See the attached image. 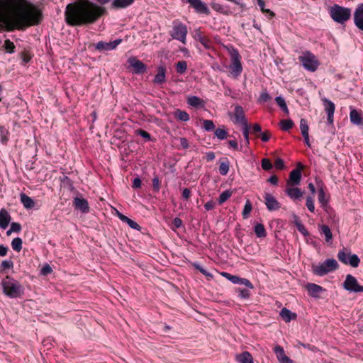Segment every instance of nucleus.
<instances>
[{"label": "nucleus", "mask_w": 363, "mask_h": 363, "mask_svg": "<svg viewBox=\"0 0 363 363\" xmlns=\"http://www.w3.org/2000/svg\"><path fill=\"white\" fill-rule=\"evenodd\" d=\"M187 33L188 29L185 24L178 20L173 21L172 30L170 32L172 38L186 44Z\"/></svg>", "instance_id": "obj_7"}, {"label": "nucleus", "mask_w": 363, "mask_h": 363, "mask_svg": "<svg viewBox=\"0 0 363 363\" xmlns=\"http://www.w3.org/2000/svg\"><path fill=\"white\" fill-rule=\"evenodd\" d=\"M21 230V226L18 223H12L11 225V231L18 233Z\"/></svg>", "instance_id": "obj_64"}, {"label": "nucleus", "mask_w": 363, "mask_h": 363, "mask_svg": "<svg viewBox=\"0 0 363 363\" xmlns=\"http://www.w3.org/2000/svg\"><path fill=\"white\" fill-rule=\"evenodd\" d=\"M199 43L206 49L210 50L212 48V42L210 38L207 36H204L201 38Z\"/></svg>", "instance_id": "obj_46"}, {"label": "nucleus", "mask_w": 363, "mask_h": 363, "mask_svg": "<svg viewBox=\"0 0 363 363\" xmlns=\"http://www.w3.org/2000/svg\"><path fill=\"white\" fill-rule=\"evenodd\" d=\"M152 186L155 191L158 192L160 189V181L157 177L152 179Z\"/></svg>", "instance_id": "obj_58"}, {"label": "nucleus", "mask_w": 363, "mask_h": 363, "mask_svg": "<svg viewBox=\"0 0 363 363\" xmlns=\"http://www.w3.org/2000/svg\"><path fill=\"white\" fill-rule=\"evenodd\" d=\"M182 1L189 4L199 13H204L206 15L210 13L208 6L201 0H182Z\"/></svg>", "instance_id": "obj_12"}, {"label": "nucleus", "mask_w": 363, "mask_h": 363, "mask_svg": "<svg viewBox=\"0 0 363 363\" xmlns=\"http://www.w3.org/2000/svg\"><path fill=\"white\" fill-rule=\"evenodd\" d=\"M125 219H127V223L128 224V225L133 228V229H135V230H139L140 229V225L136 223L135 222L134 220H131L130 218H125Z\"/></svg>", "instance_id": "obj_61"}, {"label": "nucleus", "mask_w": 363, "mask_h": 363, "mask_svg": "<svg viewBox=\"0 0 363 363\" xmlns=\"http://www.w3.org/2000/svg\"><path fill=\"white\" fill-rule=\"evenodd\" d=\"M271 99H272V97L270 96L269 93L267 91H263L261 93L258 101L260 103H262V102L264 103V102L269 101Z\"/></svg>", "instance_id": "obj_53"}, {"label": "nucleus", "mask_w": 363, "mask_h": 363, "mask_svg": "<svg viewBox=\"0 0 363 363\" xmlns=\"http://www.w3.org/2000/svg\"><path fill=\"white\" fill-rule=\"evenodd\" d=\"M2 48L5 50L6 53L9 54L14 53L16 50V46L14 43L9 39H6L4 40V43L2 45Z\"/></svg>", "instance_id": "obj_31"}, {"label": "nucleus", "mask_w": 363, "mask_h": 363, "mask_svg": "<svg viewBox=\"0 0 363 363\" xmlns=\"http://www.w3.org/2000/svg\"><path fill=\"white\" fill-rule=\"evenodd\" d=\"M280 316L286 323H289L291 320H295L297 317L295 313L291 312L286 308L281 309L280 312Z\"/></svg>", "instance_id": "obj_27"}, {"label": "nucleus", "mask_w": 363, "mask_h": 363, "mask_svg": "<svg viewBox=\"0 0 363 363\" xmlns=\"http://www.w3.org/2000/svg\"><path fill=\"white\" fill-rule=\"evenodd\" d=\"M11 220V216L5 208L0 210V228L6 229Z\"/></svg>", "instance_id": "obj_24"}, {"label": "nucleus", "mask_w": 363, "mask_h": 363, "mask_svg": "<svg viewBox=\"0 0 363 363\" xmlns=\"http://www.w3.org/2000/svg\"><path fill=\"white\" fill-rule=\"evenodd\" d=\"M203 127L206 131H211L214 130L215 125L211 120H204L203 122Z\"/></svg>", "instance_id": "obj_51"}, {"label": "nucleus", "mask_w": 363, "mask_h": 363, "mask_svg": "<svg viewBox=\"0 0 363 363\" xmlns=\"http://www.w3.org/2000/svg\"><path fill=\"white\" fill-rule=\"evenodd\" d=\"M294 125V123L291 119H284L280 121V127L284 131H289Z\"/></svg>", "instance_id": "obj_34"}, {"label": "nucleus", "mask_w": 363, "mask_h": 363, "mask_svg": "<svg viewBox=\"0 0 363 363\" xmlns=\"http://www.w3.org/2000/svg\"><path fill=\"white\" fill-rule=\"evenodd\" d=\"M237 291L239 294V296L242 299H248L250 296V291L249 289L238 288Z\"/></svg>", "instance_id": "obj_48"}, {"label": "nucleus", "mask_w": 363, "mask_h": 363, "mask_svg": "<svg viewBox=\"0 0 363 363\" xmlns=\"http://www.w3.org/2000/svg\"><path fill=\"white\" fill-rule=\"evenodd\" d=\"M187 69V62L184 60L179 61L176 64V70L177 72L182 74L186 72Z\"/></svg>", "instance_id": "obj_38"}, {"label": "nucleus", "mask_w": 363, "mask_h": 363, "mask_svg": "<svg viewBox=\"0 0 363 363\" xmlns=\"http://www.w3.org/2000/svg\"><path fill=\"white\" fill-rule=\"evenodd\" d=\"M285 193L292 199L294 202L300 200L303 195V192L298 187L292 186H286Z\"/></svg>", "instance_id": "obj_18"}, {"label": "nucleus", "mask_w": 363, "mask_h": 363, "mask_svg": "<svg viewBox=\"0 0 363 363\" xmlns=\"http://www.w3.org/2000/svg\"><path fill=\"white\" fill-rule=\"evenodd\" d=\"M204 36L200 28L194 30L193 37L196 40L199 42Z\"/></svg>", "instance_id": "obj_55"}, {"label": "nucleus", "mask_w": 363, "mask_h": 363, "mask_svg": "<svg viewBox=\"0 0 363 363\" xmlns=\"http://www.w3.org/2000/svg\"><path fill=\"white\" fill-rule=\"evenodd\" d=\"M249 129L250 126L248 124H245V125H242V132H243V136L245 138V140L246 141V143H249Z\"/></svg>", "instance_id": "obj_56"}, {"label": "nucleus", "mask_w": 363, "mask_h": 363, "mask_svg": "<svg viewBox=\"0 0 363 363\" xmlns=\"http://www.w3.org/2000/svg\"><path fill=\"white\" fill-rule=\"evenodd\" d=\"M274 352L280 363H292V360L286 355L283 347L281 346L277 345Z\"/></svg>", "instance_id": "obj_21"}, {"label": "nucleus", "mask_w": 363, "mask_h": 363, "mask_svg": "<svg viewBox=\"0 0 363 363\" xmlns=\"http://www.w3.org/2000/svg\"><path fill=\"white\" fill-rule=\"evenodd\" d=\"M175 116L182 121H187L189 120V116L188 113L179 109L175 111Z\"/></svg>", "instance_id": "obj_41"}, {"label": "nucleus", "mask_w": 363, "mask_h": 363, "mask_svg": "<svg viewBox=\"0 0 363 363\" xmlns=\"http://www.w3.org/2000/svg\"><path fill=\"white\" fill-rule=\"evenodd\" d=\"M325 111L328 114H334L335 106L333 102L328 99H325Z\"/></svg>", "instance_id": "obj_37"}, {"label": "nucleus", "mask_w": 363, "mask_h": 363, "mask_svg": "<svg viewBox=\"0 0 363 363\" xmlns=\"http://www.w3.org/2000/svg\"><path fill=\"white\" fill-rule=\"evenodd\" d=\"M215 135L220 140H223L225 138H226L227 135H228V133L226 132L225 130L224 129H222V128H217L216 130H215Z\"/></svg>", "instance_id": "obj_52"}, {"label": "nucleus", "mask_w": 363, "mask_h": 363, "mask_svg": "<svg viewBox=\"0 0 363 363\" xmlns=\"http://www.w3.org/2000/svg\"><path fill=\"white\" fill-rule=\"evenodd\" d=\"M234 122L235 123H240L242 125H245V124H248L245 118L243 108L241 106H235L234 109Z\"/></svg>", "instance_id": "obj_19"}, {"label": "nucleus", "mask_w": 363, "mask_h": 363, "mask_svg": "<svg viewBox=\"0 0 363 363\" xmlns=\"http://www.w3.org/2000/svg\"><path fill=\"white\" fill-rule=\"evenodd\" d=\"M275 101L277 102V105L281 108V109L286 114L288 115L289 113V108L287 107L286 103L284 100V99L281 96H277L275 98Z\"/></svg>", "instance_id": "obj_33"}, {"label": "nucleus", "mask_w": 363, "mask_h": 363, "mask_svg": "<svg viewBox=\"0 0 363 363\" xmlns=\"http://www.w3.org/2000/svg\"><path fill=\"white\" fill-rule=\"evenodd\" d=\"M350 121L357 125H363V120L360 115V113L356 110L352 109L351 110L350 113Z\"/></svg>", "instance_id": "obj_26"}, {"label": "nucleus", "mask_w": 363, "mask_h": 363, "mask_svg": "<svg viewBox=\"0 0 363 363\" xmlns=\"http://www.w3.org/2000/svg\"><path fill=\"white\" fill-rule=\"evenodd\" d=\"M9 130L4 126H0V138L3 145H6L9 141Z\"/></svg>", "instance_id": "obj_35"}, {"label": "nucleus", "mask_w": 363, "mask_h": 363, "mask_svg": "<svg viewBox=\"0 0 363 363\" xmlns=\"http://www.w3.org/2000/svg\"><path fill=\"white\" fill-rule=\"evenodd\" d=\"M73 205L76 209L80 210L82 213L89 212V203L87 201L83 198H74L73 201Z\"/></svg>", "instance_id": "obj_20"}, {"label": "nucleus", "mask_w": 363, "mask_h": 363, "mask_svg": "<svg viewBox=\"0 0 363 363\" xmlns=\"http://www.w3.org/2000/svg\"><path fill=\"white\" fill-rule=\"evenodd\" d=\"M264 198L265 201V205L269 211H277L281 208L280 203L272 194L265 193Z\"/></svg>", "instance_id": "obj_14"}, {"label": "nucleus", "mask_w": 363, "mask_h": 363, "mask_svg": "<svg viewBox=\"0 0 363 363\" xmlns=\"http://www.w3.org/2000/svg\"><path fill=\"white\" fill-rule=\"evenodd\" d=\"M338 259L345 264H350L352 267H357L360 259L357 255H351L350 250L343 248L337 254Z\"/></svg>", "instance_id": "obj_8"}, {"label": "nucleus", "mask_w": 363, "mask_h": 363, "mask_svg": "<svg viewBox=\"0 0 363 363\" xmlns=\"http://www.w3.org/2000/svg\"><path fill=\"white\" fill-rule=\"evenodd\" d=\"M222 276L226 278L228 280L235 284H240L247 286L250 289H253L254 286L252 284L245 278H241L236 275H232L228 272H223Z\"/></svg>", "instance_id": "obj_11"}, {"label": "nucleus", "mask_w": 363, "mask_h": 363, "mask_svg": "<svg viewBox=\"0 0 363 363\" xmlns=\"http://www.w3.org/2000/svg\"><path fill=\"white\" fill-rule=\"evenodd\" d=\"M261 165L262 169L266 171L272 169L273 167L271 161L268 158H263L261 162Z\"/></svg>", "instance_id": "obj_50"}, {"label": "nucleus", "mask_w": 363, "mask_h": 363, "mask_svg": "<svg viewBox=\"0 0 363 363\" xmlns=\"http://www.w3.org/2000/svg\"><path fill=\"white\" fill-rule=\"evenodd\" d=\"M252 209V206L251 202L249 200H247L245 203V205L242 211V216L244 218H247L249 216Z\"/></svg>", "instance_id": "obj_44"}, {"label": "nucleus", "mask_w": 363, "mask_h": 363, "mask_svg": "<svg viewBox=\"0 0 363 363\" xmlns=\"http://www.w3.org/2000/svg\"><path fill=\"white\" fill-rule=\"evenodd\" d=\"M166 68L164 66H160L157 68V73L155 75L153 82L155 84H162L166 80Z\"/></svg>", "instance_id": "obj_23"}, {"label": "nucleus", "mask_w": 363, "mask_h": 363, "mask_svg": "<svg viewBox=\"0 0 363 363\" xmlns=\"http://www.w3.org/2000/svg\"><path fill=\"white\" fill-rule=\"evenodd\" d=\"M257 2L258 6H259L261 11H262V13H269L270 18H272L274 16V13L273 11H270L269 9H266L264 8L265 3H264V0H257Z\"/></svg>", "instance_id": "obj_43"}, {"label": "nucleus", "mask_w": 363, "mask_h": 363, "mask_svg": "<svg viewBox=\"0 0 363 363\" xmlns=\"http://www.w3.org/2000/svg\"><path fill=\"white\" fill-rule=\"evenodd\" d=\"M137 133H138V135L144 138L147 140H150L151 139V136H150V133H148L147 131H145L144 130L139 129L137 130Z\"/></svg>", "instance_id": "obj_60"}, {"label": "nucleus", "mask_w": 363, "mask_h": 363, "mask_svg": "<svg viewBox=\"0 0 363 363\" xmlns=\"http://www.w3.org/2000/svg\"><path fill=\"white\" fill-rule=\"evenodd\" d=\"M21 58L23 65H25L30 61L32 56L28 51L25 50L21 53Z\"/></svg>", "instance_id": "obj_49"}, {"label": "nucleus", "mask_w": 363, "mask_h": 363, "mask_svg": "<svg viewBox=\"0 0 363 363\" xmlns=\"http://www.w3.org/2000/svg\"><path fill=\"white\" fill-rule=\"evenodd\" d=\"M296 226H297L298 231L301 233H302L303 235H306L308 234V233L307 230L305 228L304 225L303 224H301V223L297 222Z\"/></svg>", "instance_id": "obj_63"}, {"label": "nucleus", "mask_w": 363, "mask_h": 363, "mask_svg": "<svg viewBox=\"0 0 363 363\" xmlns=\"http://www.w3.org/2000/svg\"><path fill=\"white\" fill-rule=\"evenodd\" d=\"M338 268V263L335 259H327L323 263L313 265V272L318 276H323Z\"/></svg>", "instance_id": "obj_6"}, {"label": "nucleus", "mask_w": 363, "mask_h": 363, "mask_svg": "<svg viewBox=\"0 0 363 363\" xmlns=\"http://www.w3.org/2000/svg\"><path fill=\"white\" fill-rule=\"evenodd\" d=\"M13 267V262L11 259L4 260L1 264V267L2 268V269H10L12 268Z\"/></svg>", "instance_id": "obj_57"}, {"label": "nucleus", "mask_w": 363, "mask_h": 363, "mask_svg": "<svg viewBox=\"0 0 363 363\" xmlns=\"http://www.w3.org/2000/svg\"><path fill=\"white\" fill-rule=\"evenodd\" d=\"M306 289L308 291V294L313 297H318L319 294L323 291L322 286L312 283L308 284L306 286Z\"/></svg>", "instance_id": "obj_22"}, {"label": "nucleus", "mask_w": 363, "mask_h": 363, "mask_svg": "<svg viewBox=\"0 0 363 363\" xmlns=\"http://www.w3.org/2000/svg\"><path fill=\"white\" fill-rule=\"evenodd\" d=\"M303 67L308 71L315 72L320 63L316 56L310 51H305L298 57Z\"/></svg>", "instance_id": "obj_5"}, {"label": "nucleus", "mask_w": 363, "mask_h": 363, "mask_svg": "<svg viewBox=\"0 0 363 363\" xmlns=\"http://www.w3.org/2000/svg\"><path fill=\"white\" fill-rule=\"evenodd\" d=\"M3 292L9 298L20 297L23 294V287L13 278L6 276L1 281Z\"/></svg>", "instance_id": "obj_3"}, {"label": "nucleus", "mask_w": 363, "mask_h": 363, "mask_svg": "<svg viewBox=\"0 0 363 363\" xmlns=\"http://www.w3.org/2000/svg\"><path fill=\"white\" fill-rule=\"evenodd\" d=\"M203 103V100L196 96H192L187 99V104L193 107H199L201 106Z\"/></svg>", "instance_id": "obj_32"}, {"label": "nucleus", "mask_w": 363, "mask_h": 363, "mask_svg": "<svg viewBox=\"0 0 363 363\" xmlns=\"http://www.w3.org/2000/svg\"><path fill=\"white\" fill-rule=\"evenodd\" d=\"M134 1L135 0H113L112 7L114 9H124L132 5Z\"/></svg>", "instance_id": "obj_29"}, {"label": "nucleus", "mask_w": 363, "mask_h": 363, "mask_svg": "<svg viewBox=\"0 0 363 363\" xmlns=\"http://www.w3.org/2000/svg\"><path fill=\"white\" fill-rule=\"evenodd\" d=\"M128 62L130 67L133 68V72L135 74H143L146 72L147 67L146 65L138 60L135 57H131L128 60Z\"/></svg>", "instance_id": "obj_13"}, {"label": "nucleus", "mask_w": 363, "mask_h": 363, "mask_svg": "<svg viewBox=\"0 0 363 363\" xmlns=\"http://www.w3.org/2000/svg\"><path fill=\"white\" fill-rule=\"evenodd\" d=\"M306 205L308 209L311 213L314 212V211H315L314 201H313V199L311 196H308L307 197Z\"/></svg>", "instance_id": "obj_54"}, {"label": "nucleus", "mask_w": 363, "mask_h": 363, "mask_svg": "<svg viewBox=\"0 0 363 363\" xmlns=\"http://www.w3.org/2000/svg\"><path fill=\"white\" fill-rule=\"evenodd\" d=\"M301 169L302 167L301 166L300 168H296L290 172L289 179L286 182V186L298 185L300 184L301 179Z\"/></svg>", "instance_id": "obj_16"}, {"label": "nucleus", "mask_w": 363, "mask_h": 363, "mask_svg": "<svg viewBox=\"0 0 363 363\" xmlns=\"http://www.w3.org/2000/svg\"><path fill=\"white\" fill-rule=\"evenodd\" d=\"M121 39H116L111 42L99 41L96 43L95 48L99 51L114 50L121 43Z\"/></svg>", "instance_id": "obj_15"}, {"label": "nucleus", "mask_w": 363, "mask_h": 363, "mask_svg": "<svg viewBox=\"0 0 363 363\" xmlns=\"http://www.w3.org/2000/svg\"><path fill=\"white\" fill-rule=\"evenodd\" d=\"M21 202L26 209L33 208L35 206L34 201L27 196L26 194H21L20 195Z\"/></svg>", "instance_id": "obj_28"}, {"label": "nucleus", "mask_w": 363, "mask_h": 363, "mask_svg": "<svg viewBox=\"0 0 363 363\" xmlns=\"http://www.w3.org/2000/svg\"><path fill=\"white\" fill-rule=\"evenodd\" d=\"M106 12L104 7L89 0H78L66 6L65 15L68 25L79 26L95 23Z\"/></svg>", "instance_id": "obj_2"}, {"label": "nucleus", "mask_w": 363, "mask_h": 363, "mask_svg": "<svg viewBox=\"0 0 363 363\" xmlns=\"http://www.w3.org/2000/svg\"><path fill=\"white\" fill-rule=\"evenodd\" d=\"M300 129L302 135L308 134L309 128L305 118H301L300 121Z\"/></svg>", "instance_id": "obj_45"}, {"label": "nucleus", "mask_w": 363, "mask_h": 363, "mask_svg": "<svg viewBox=\"0 0 363 363\" xmlns=\"http://www.w3.org/2000/svg\"><path fill=\"white\" fill-rule=\"evenodd\" d=\"M42 18L39 8L27 0H0V30H23L39 24Z\"/></svg>", "instance_id": "obj_1"}, {"label": "nucleus", "mask_w": 363, "mask_h": 363, "mask_svg": "<svg viewBox=\"0 0 363 363\" xmlns=\"http://www.w3.org/2000/svg\"><path fill=\"white\" fill-rule=\"evenodd\" d=\"M329 13L333 20L339 23H344L351 16V9L335 4L329 9Z\"/></svg>", "instance_id": "obj_4"}, {"label": "nucleus", "mask_w": 363, "mask_h": 363, "mask_svg": "<svg viewBox=\"0 0 363 363\" xmlns=\"http://www.w3.org/2000/svg\"><path fill=\"white\" fill-rule=\"evenodd\" d=\"M274 167L277 169H283L285 168L284 162L283 160L277 158L274 162Z\"/></svg>", "instance_id": "obj_59"}, {"label": "nucleus", "mask_w": 363, "mask_h": 363, "mask_svg": "<svg viewBox=\"0 0 363 363\" xmlns=\"http://www.w3.org/2000/svg\"><path fill=\"white\" fill-rule=\"evenodd\" d=\"M230 54L232 60V63L230 66L231 74L234 77H238L242 71V67L240 62V55L236 49H233L230 52Z\"/></svg>", "instance_id": "obj_9"}, {"label": "nucleus", "mask_w": 363, "mask_h": 363, "mask_svg": "<svg viewBox=\"0 0 363 363\" xmlns=\"http://www.w3.org/2000/svg\"><path fill=\"white\" fill-rule=\"evenodd\" d=\"M235 360L239 363H254L252 354L247 351L236 354Z\"/></svg>", "instance_id": "obj_25"}, {"label": "nucleus", "mask_w": 363, "mask_h": 363, "mask_svg": "<svg viewBox=\"0 0 363 363\" xmlns=\"http://www.w3.org/2000/svg\"><path fill=\"white\" fill-rule=\"evenodd\" d=\"M229 171V162H222L219 166V172L222 175H226Z\"/></svg>", "instance_id": "obj_47"}, {"label": "nucleus", "mask_w": 363, "mask_h": 363, "mask_svg": "<svg viewBox=\"0 0 363 363\" xmlns=\"http://www.w3.org/2000/svg\"><path fill=\"white\" fill-rule=\"evenodd\" d=\"M354 23L359 30L363 31V3L358 5L354 11Z\"/></svg>", "instance_id": "obj_17"}, {"label": "nucleus", "mask_w": 363, "mask_h": 363, "mask_svg": "<svg viewBox=\"0 0 363 363\" xmlns=\"http://www.w3.org/2000/svg\"><path fill=\"white\" fill-rule=\"evenodd\" d=\"M179 142L182 149H187L189 147V142L186 138H180Z\"/></svg>", "instance_id": "obj_62"}, {"label": "nucleus", "mask_w": 363, "mask_h": 363, "mask_svg": "<svg viewBox=\"0 0 363 363\" xmlns=\"http://www.w3.org/2000/svg\"><path fill=\"white\" fill-rule=\"evenodd\" d=\"M22 240L20 238H16L13 239L11 242V247L13 250L20 252L22 249Z\"/></svg>", "instance_id": "obj_40"}, {"label": "nucleus", "mask_w": 363, "mask_h": 363, "mask_svg": "<svg viewBox=\"0 0 363 363\" xmlns=\"http://www.w3.org/2000/svg\"><path fill=\"white\" fill-rule=\"evenodd\" d=\"M345 290L350 292H363V286L359 284L357 279L351 274H347L343 283Z\"/></svg>", "instance_id": "obj_10"}, {"label": "nucleus", "mask_w": 363, "mask_h": 363, "mask_svg": "<svg viewBox=\"0 0 363 363\" xmlns=\"http://www.w3.org/2000/svg\"><path fill=\"white\" fill-rule=\"evenodd\" d=\"M255 233L258 238H264L267 235L264 226L261 223L255 225Z\"/></svg>", "instance_id": "obj_36"}, {"label": "nucleus", "mask_w": 363, "mask_h": 363, "mask_svg": "<svg viewBox=\"0 0 363 363\" xmlns=\"http://www.w3.org/2000/svg\"><path fill=\"white\" fill-rule=\"evenodd\" d=\"M232 196V191L229 190L224 191L222 192L218 198V203L220 204L223 203L225 202L230 196Z\"/></svg>", "instance_id": "obj_42"}, {"label": "nucleus", "mask_w": 363, "mask_h": 363, "mask_svg": "<svg viewBox=\"0 0 363 363\" xmlns=\"http://www.w3.org/2000/svg\"><path fill=\"white\" fill-rule=\"evenodd\" d=\"M318 201L320 202V203L324 206L325 205L327 204L328 203V199L326 198V194L324 191V189L321 186L318 189Z\"/></svg>", "instance_id": "obj_39"}, {"label": "nucleus", "mask_w": 363, "mask_h": 363, "mask_svg": "<svg viewBox=\"0 0 363 363\" xmlns=\"http://www.w3.org/2000/svg\"><path fill=\"white\" fill-rule=\"evenodd\" d=\"M320 233L321 235H325V241L328 243L332 242L333 240V234L330 229V228L326 225H322L320 226Z\"/></svg>", "instance_id": "obj_30"}]
</instances>
